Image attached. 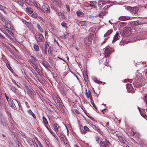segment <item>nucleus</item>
<instances>
[{
  "label": "nucleus",
  "mask_w": 147,
  "mask_h": 147,
  "mask_svg": "<svg viewBox=\"0 0 147 147\" xmlns=\"http://www.w3.org/2000/svg\"><path fill=\"white\" fill-rule=\"evenodd\" d=\"M58 15L60 16H61L63 17H64V16L62 15V13L61 12H59L58 13Z\"/></svg>",
  "instance_id": "nucleus-63"
},
{
  "label": "nucleus",
  "mask_w": 147,
  "mask_h": 147,
  "mask_svg": "<svg viewBox=\"0 0 147 147\" xmlns=\"http://www.w3.org/2000/svg\"><path fill=\"white\" fill-rule=\"evenodd\" d=\"M98 5L100 6H102L103 5H104V4L102 2V0L99 1L98 2Z\"/></svg>",
  "instance_id": "nucleus-39"
},
{
  "label": "nucleus",
  "mask_w": 147,
  "mask_h": 147,
  "mask_svg": "<svg viewBox=\"0 0 147 147\" xmlns=\"http://www.w3.org/2000/svg\"><path fill=\"white\" fill-rule=\"evenodd\" d=\"M57 135L59 137H60L62 138H63V140H64V136L62 134V132L61 131H59L58 133H56Z\"/></svg>",
  "instance_id": "nucleus-22"
},
{
  "label": "nucleus",
  "mask_w": 147,
  "mask_h": 147,
  "mask_svg": "<svg viewBox=\"0 0 147 147\" xmlns=\"http://www.w3.org/2000/svg\"><path fill=\"white\" fill-rule=\"evenodd\" d=\"M25 2L26 3L30 5H32V2L30 0H25Z\"/></svg>",
  "instance_id": "nucleus-30"
},
{
  "label": "nucleus",
  "mask_w": 147,
  "mask_h": 147,
  "mask_svg": "<svg viewBox=\"0 0 147 147\" xmlns=\"http://www.w3.org/2000/svg\"><path fill=\"white\" fill-rule=\"evenodd\" d=\"M131 29L129 27H125L123 30L121 32V34L123 36H128L131 33Z\"/></svg>",
  "instance_id": "nucleus-1"
},
{
  "label": "nucleus",
  "mask_w": 147,
  "mask_h": 147,
  "mask_svg": "<svg viewBox=\"0 0 147 147\" xmlns=\"http://www.w3.org/2000/svg\"><path fill=\"white\" fill-rule=\"evenodd\" d=\"M4 27L5 28L7 32L9 34H10L11 35L13 33L11 30H9V28L7 26V25H5L4 26Z\"/></svg>",
  "instance_id": "nucleus-21"
},
{
  "label": "nucleus",
  "mask_w": 147,
  "mask_h": 147,
  "mask_svg": "<svg viewBox=\"0 0 147 147\" xmlns=\"http://www.w3.org/2000/svg\"><path fill=\"white\" fill-rule=\"evenodd\" d=\"M131 7H130V6H127L126 7V8L127 9V10L130 11H131Z\"/></svg>",
  "instance_id": "nucleus-52"
},
{
  "label": "nucleus",
  "mask_w": 147,
  "mask_h": 147,
  "mask_svg": "<svg viewBox=\"0 0 147 147\" xmlns=\"http://www.w3.org/2000/svg\"><path fill=\"white\" fill-rule=\"evenodd\" d=\"M42 119L43 122L45 124L47 125L48 124V121L46 119L45 117H42Z\"/></svg>",
  "instance_id": "nucleus-34"
},
{
  "label": "nucleus",
  "mask_w": 147,
  "mask_h": 147,
  "mask_svg": "<svg viewBox=\"0 0 147 147\" xmlns=\"http://www.w3.org/2000/svg\"><path fill=\"white\" fill-rule=\"evenodd\" d=\"M90 7H94L96 3V1H90Z\"/></svg>",
  "instance_id": "nucleus-28"
},
{
  "label": "nucleus",
  "mask_w": 147,
  "mask_h": 147,
  "mask_svg": "<svg viewBox=\"0 0 147 147\" xmlns=\"http://www.w3.org/2000/svg\"><path fill=\"white\" fill-rule=\"evenodd\" d=\"M99 138L98 136H96V141L98 142L99 140Z\"/></svg>",
  "instance_id": "nucleus-58"
},
{
  "label": "nucleus",
  "mask_w": 147,
  "mask_h": 147,
  "mask_svg": "<svg viewBox=\"0 0 147 147\" xmlns=\"http://www.w3.org/2000/svg\"><path fill=\"white\" fill-rule=\"evenodd\" d=\"M86 92L85 94L87 98L88 99L89 98H90V100H92V97L90 90H89L88 91V92H87V90H86Z\"/></svg>",
  "instance_id": "nucleus-9"
},
{
  "label": "nucleus",
  "mask_w": 147,
  "mask_h": 147,
  "mask_svg": "<svg viewBox=\"0 0 147 147\" xmlns=\"http://www.w3.org/2000/svg\"><path fill=\"white\" fill-rule=\"evenodd\" d=\"M125 25V22H121L120 24V26L121 27H123Z\"/></svg>",
  "instance_id": "nucleus-46"
},
{
  "label": "nucleus",
  "mask_w": 147,
  "mask_h": 147,
  "mask_svg": "<svg viewBox=\"0 0 147 147\" xmlns=\"http://www.w3.org/2000/svg\"><path fill=\"white\" fill-rule=\"evenodd\" d=\"M119 19L121 21H125L130 19V17L128 16H121L119 18Z\"/></svg>",
  "instance_id": "nucleus-10"
},
{
  "label": "nucleus",
  "mask_w": 147,
  "mask_h": 147,
  "mask_svg": "<svg viewBox=\"0 0 147 147\" xmlns=\"http://www.w3.org/2000/svg\"><path fill=\"white\" fill-rule=\"evenodd\" d=\"M140 112L141 116L145 118H146L147 116L146 114L145 109H142V110H140Z\"/></svg>",
  "instance_id": "nucleus-13"
},
{
  "label": "nucleus",
  "mask_w": 147,
  "mask_h": 147,
  "mask_svg": "<svg viewBox=\"0 0 147 147\" xmlns=\"http://www.w3.org/2000/svg\"><path fill=\"white\" fill-rule=\"evenodd\" d=\"M35 38L38 42H43L44 41V38L43 35L38 32L36 34Z\"/></svg>",
  "instance_id": "nucleus-3"
},
{
  "label": "nucleus",
  "mask_w": 147,
  "mask_h": 147,
  "mask_svg": "<svg viewBox=\"0 0 147 147\" xmlns=\"http://www.w3.org/2000/svg\"><path fill=\"white\" fill-rule=\"evenodd\" d=\"M28 113L30 115H31L32 117L34 119L36 118L35 114L33 113L31 109H29L27 110Z\"/></svg>",
  "instance_id": "nucleus-19"
},
{
  "label": "nucleus",
  "mask_w": 147,
  "mask_h": 147,
  "mask_svg": "<svg viewBox=\"0 0 147 147\" xmlns=\"http://www.w3.org/2000/svg\"><path fill=\"white\" fill-rule=\"evenodd\" d=\"M27 92L29 96L31 98H33L34 96H35L36 93L31 88H28Z\"/></svg>",
  "instance_id": "nucleus-4"
},
{
  "label": "nucleus",
  "mask_w": 147,
  "mask_h": 147,
  "mask_svg": "<svg viewBox=\"0 0 147 147\" xmlns=\"http://www.w3.org/2000/svg\"><path fill=\"white\" fill-rule=\"evenodd\" d=\"M67 24H66L64 22H63L61 23V26H62L64 27L65 28L67 27Z\"/></svg>",
  "instance_id": "nucleus-41"
},
{
  "label": "nucleus",
  "mask_w": 147,
  "mask_h": 147,
  "mask_svg": "<svg viewBox=\"0 0 147 147\" xmlns=\"http://www.w3.org/2000/svg\"><path fill=\"white\" fill-rule=\"evenodd\" d=\"M12 82H13L19 88H20V86H19L18 85L16 82V81L14 80H12Z\"/></svg>",
  "instance_id": "nucleus-49"
},
{
  "label": "nucleus",
  "mask_w": 147,
  "mask_h": 147,
  "mask_svg": "<svg viewBox=\"0 0 147 147\" xmlns=\"http://www.w3.org/2000/svg\"><path fill=\"white\" fill-rule=\"evenodd\" d=\"M5 9V7L4 6H2L0 4V10L2 11H4V9Z\"/></svg>",
  "instance_id": "nucleus-42"
},
{
  "label": "nucleus",
  "mask_w": 147,
  "mask_h": 147,
  "mask_svg": "<svg viewBox=\"0 0 147 147\" xmlns=\"http://www.w3.org/2000/svg\"><path fill=\"white\" fill-rule=\"evenodd\" d=\"M48 61L49 63H52V60L51 58H49L48 59Z\"/></svg>",
  "instance_id": "nucleus-64"
},
{
  "label": "nucleus",
  "mask_w": 147,
  "mask_h": 147,
  "mask_svg": "<svg viewBox=\"0 0 147 147\" xmlns=\"http://www.w3.org/2000/svg\"><path fill=\"white\" fill-rule=\"evenodd\" d=\"M42 64L46 68H47L49 66L48 63L45 61H44L42 62Z\"/></svg>",
  "instance_id": "nucleus-23"
},
{
  "label": "nucleus",
  "mask_w": 147,
  "mask_h": 147,
  "mask_svg": "<svg viewBox=\"0 0 147 147\" xmlns=\"http://www.w3.org/2000/svg\"><path fill=\"white\" fill-rule=\"evenodd\" d=\"M53 135L54 136V137H55V138L56 140H58V138L57 137L55 133H53Z\"/></svg>",
  "instance_id": "nucleus-60"
},
{
  "label": "nucleus",
  "mask_w": 147,
  "mask_h": 147,
  "mask_svg": "<svg viewBox=\"0 0 147 147\" xmlns=\"http://www.w3.org/2000/svg\"><path fill=\"white\" fill-rule=\"evenodd\" d=\"M26 10L30 14L32 13L33 12V11L31 10L30 8H27L26 9Z\"/></svg>",
  "instance_id": "nucleus-35"
},
{
  "label": "nucleus",
  "mask_w": 147,
  "mask_h": 147,
  "mask_svg": "<svg viewBox=\"0 0 147 147\" xmlns=\"http://www.w3.org/2000/svg\"><path fill=\"white\" fill-rule=\"evenodd\" d=\"M38 144L40 147H44L39 141L38 142Z\"/></svg>",
  "instance_id": "nucleus-59"
},
{
  "label": "nucleus",
  "mask_w": 147,
  "mask_h": 147,
  "mask_svg": "<svg viewBox=\"0 0 147 147\" xmlns=\"http://www.w3.org/2000/svg\"><path fill=\"white\" fill-rule=\"evenodd\" d=\"M53 126L56 131H58L60 127L58 124L56 123H54L53 125Z\"/></svg>",
  "instance_id": "nucleus-15"
},
{
  "label": "nucleus",
  "mask_w": 147,
  "mask_h": 147,
  "mask_svg": "<svg viewBox=\"0 0 147 147\" xmlns=\"http://www.w3.org/2000/svg\"><path fill=\"white\" fill-rule=\"evenodd\" d=\"M119 34L118 32H116L115 35L113 37V42H115V41L117 40L118 39V35Z\"/></svg>",
  "instance_id": "nucleus-18"
},
{
  "label": "nucleus",
  "mask_w": 147,
  "mask_h": 147,
  "mask_svg": "<svg viewBox=\"0 0 147 147\" xmlns=\"http://www.w3.org/2000/svg\"><path fill=\"white\" fill-rule=\"evenodd\" d=\"M81 131L82 133H84V134H85L86 132V131H85L84 130H83V129H81Z\"/></svg>",
  "instance_id": "nucleus-62"
},
{
  "label": "nucleus",
  "mask_w": 147,
  "mask_h": 147,
  "mask_svg": "<svg viewBox=\"0 0 147 147\" xmlns=\"http://www.w3.org/2000/svg\"><path fill=\"white\" fill-rule=\"evenodd\" d=\"M111 145L109 141L106 140L104 142H100V147H106L107 146Z\"/></svg>",
  "instance_id": "nucleus-6"
},
{
  "label": "nucleus",
  "mask_w": 147,
  "mask_h": 147,
  "mask_svg": "<svg viewBox=\"0 0 147 147\" xmlns=\"http://www.w3.org/2000/svg\"><path fill=\"white\" fill-rule=\"evenodd\" d=\"M77 15L80 17H82L84 16V14L82 12L78 11L76 12Z\"/></svg>",
  "instance_id": "nucleus-25"
},
{
  "label": "nucleus",
  "mask_w": 147,
  "mask_h": 147,
  "mask_svg": "<svg viewBox=\"0 0 147 147\" xmlns=\"http://www.w3.org/2000/svg\"><path fill=\"white\" fill-rule=\"evenodd\" d=\"M119 140L120 141H122V142H124V140L123 138L121 137V136H120V137H119Z\"/></svg>",
  "instance_id": "nucleus-50"
},
{
  "label": "nucleus",
  "mask_w": 147,
  "mask_h": 147,
  "mask_svg": "<svg viewBox=\"0 0 147 147\" xmlns=\"http://www.w3.org/2000/svg\"><path fill=\"white\" fill-rule=\"evenodd\" d=\"M66 8L67 9V10L69 11H70V9L69 8V6L68 5H66Z\"/></svg>",
  "instance_id": "nucleus-57"
},
{
  "label": "nucleus",
  "mask_w": 147,
  "mask_h": 147,
  "mask_svg": "<svg viewBox=\"0 0 147 147\" xmlns=\"http://www.w3.org/2000/svg\"><path fill=\"white\" fill-rule=\"evenodd\" d=\"M50 47L49 45L47 43H45V51L46 54H47V49Z\"/></svg>",
  "instance_id": "nucleus-24"
},
{
  "label": "nucleus",
  "mask_w": 147,
  "mask_h": 147,
  "mask_svg": "<svg viewBox=\"0 0 147 147\" xmlns=\"http://www.w3.org/2000/svg\"><path fill=\"white\" fill-rule=\"evenodd\" d=\"M1 30L2 31V32L5 35H7V36H9L8 34L6 32L5 30L3 28H1Z\"/></svg>",
  "instance_id": "nucleus-40"
},
{
  "label": "nucleus",
  "mask_w": 147,
  "mask_h": 147,
  "mask_svg": "<svg viewBox=\"0 0 147 147\" xmlns=\"http://www.w3.org/2000/svg\"><path fill=\"white\" fill-rule=\"evenodd\" d=\"M142 23L139 21H135L132 22L131 24V25L133 26H137L139 25H141Z\"/></svg>",
  "instance_id": "nucleus-14"
},
{
  "label": "nucleus",
  "mask_w": 147,
  "mask_h": 147,
  "mask_svg": "<svg viewBox=\"0 0 147 147\" xmlns=\"http://www.w3.org/2000/svg\"><path fill=\"white\" fill-rule=\"evenodd\" d=\"M112 5H109L106 6L103 8V9H104V11H106V10H107L108 9L111 7Z\"/></svg>",
  "instance_id": "nucleus-38"
},
{
  "label": "nucleus",
  "mask_w": 147,
  "mask_h": 147,
  "mask_svg": "<svg viewBox=\"0 0 147 147\" xmlns=\"http://www.w3.org/2000/svg\"><path fill=\"white\" fill-rule=\"evenodd\" d=\"M10 88L13 92H16V89L14 87L10 86Z\"/></svg>",
  "instance_id": "nucleus-37"
},
{
  "label": "nucleus",
  "mask_w": 147,
  "mask_h": 147,
  "mask_svg": "<svg viewBox=\"0 0 147 147\" xmlns=\"http://www.w3.org/2000/svg\"><path fill=\"white\" fill-rule=\"evenodd\" d=\"M42 8L45 10L46 13H49L50 12V7L47 4L45 3L42 6Z\"/></svg>",
  "instance_id": "nucleus-5"
},
{
  "label": "nucleus",
  "mask_w": 147,
  "mask_h": 147,
  "mask_svg": "<svg viewBox=\"0 0 147 147\" xmlns=\"http://www.w3.org/2000/svg\"><path fill=\"white\" fill-rule=\"evenodd\" d=\"M8 103L9 105L11 107L12 105H13V104H12L11 100H10L9 101V100H8Z\"/></svg>",
  "instance_id": "nucleus-51"
},
{
  "label": "nucleus",
  "mask_w": 147,
  "mask_h": 147,
  "mask_svg": "<svg viewBox=\"0 0 147 147\" xmlns=\"http://www.w3.org/2000/svg\"><path fill=\"white\" fill-rule=\"evenodd\" d=\"M92 127L94 129L97 130V131L98 132H99L100 131V129L98 127L96 126L95 125H92Z\"/></svg>",
  "instance_id": "nucleus-26"
},
{
  "label": "nucleus",
  "mask_w": 147,
  "mask_h": 147,
  "mask_svg": "<svg viewBox=\"0 0 147 147\" xmlns=\"http://www.w3.org/2000/svg\"><path fill=\"white\" fill-rule=\"evenodd\" d=\"M30 64L34 63L36 61V58L32 56H31L30 59Z\"/></svg>",
  "instance_id": "nucleus-20"
},
{
  "label": "nucleus",
  "mask_w": 147,
  "mask_h": 147,
  "mask_svg": "<svg viewBox=\"0 0 147 147\" xmlns=\"http://www.w3.org/2000/svg\"><path fill=\"white\" fill-rule=\"evenodd\" d=\"M84 129L85 131H88L89 129L86 126H85L84 127Z\"/></svg>",
  "instance_id": "nucleus-54"
},
{
  "label": "nucleus",
  "mask_w": 147,
  "mask_h": 147,
  "mask_svg": "<svg viewBox=\"0 0 147 147\" xmlns=\"http://www.w3.org/2000/svg\"><path fill=\"white\" fill-rule=\"evenodd\" d=\"M47 51L48 52V54L49 55H52L51 52L52 51V48L51 47H50L48 49Z\"/></svg>",
  "instance_id": "nucleus-27"
},
{
  "label": "nucleus",
  "mask_w": 147,
  "mask_h": 147,
  "mask_svg": "<svg viewBox=\"0 0 147 147\" xmlns=\"http://www.w3.org/2000/svg\"><path fill=\"white\" fill-rule=\"evenodd\" d=\"M49 104L50 106L53 109H54L55 108V105L54 104L52 103H49Z\"/></svg>",
  "instance_id": "nucleus-47"
},
{
  "label": "nucleus",
  "mask_w": 147,
  "mask_h": 147,
  "mask_svg": "<svg viewBox=\"0 0 147 147\" xmlns=\"http://www.w3.org/2000/svg\"><path fill=\"white\" fill-rule=\"evenodd\" d=\"M90 101L91 103L92 104V105H93V107L95 108V109H96L97 108H96V106H95V105L93 101H92V100H90Z\"/></svg>",
  "instance_id": "nucleus-44"
},
{
  "label": "nucleus",
  "mask_w": 147,
  "mask_h": 147,
  "mask_svg": "<svg viewBox=\"0 0 147 147\" xmlns=\"http://www.w3.org/2000/svg\"><path fill=\"white\" fill-rule=\"evenodd\" d=\"M138 8L136 7H132L131 12L133 13H135L138 11Z\"/></svg>",
  "instance_id": "nucleus-17"
},
{
  "label": "nucleus",
  "mask_w": 147,
  "mask_h": 147,
  "mask_svg": "<svg viewBox=\"0 0 147 147\" xmlns=\"http://www.w3.org/2000/svg\"><path fill=\"white\" fill-rule=\"evenodd\" d=\"M94 81L96 83H98V84H100L102 83V82L99 81V80H98L96 79H95L94 80Z\"/></svg>",
  "instance_id": "nucleus-48"
},
{
  "label": "nucleus",
  "mask_w": 147,
  "mask_h": 147,
  "mask_svg": "<svg viewBox=\"0 0 147 147\" xmlns=\"http://www.w3.org/2000/svg\"><path fill=\"white\" fill-rule=\"evenodd\" d=\"M37 27L38 30L41 32H43V30L42 29L41 27L38 24L37 25Z\"/></svg>",
  "instance_id": "nucleus-32"
},
{
  "label": "nucleus",
  "mask_w": 147,
  "mask_h": 147,
  "mask_svg": "<svg viewBox=\"0 0 147 147\" xmlns=\"http://www.w3.org/2000/svg\"><path fill=\"white\" fill-rule=\"evenodd\" d=\"M37 8L40 12H42L43 11V10H42L41 8H40V7H37Z\"/></svg>",
  "instance_id": "nucleus-61"
},
{
  "label": "nucleus",
  "mask_w": 147,
  "mask_h": 147,
  "mask_svg": "<svg viewBox=\"0 0 147 147\" xmlns=\"http://www.w3.org/2000/svg\"><path fill=\"white\" fill-rule=\"evenodd\" d=\"M84 78L85 81L87 82L88 81V76L87 75H84Z\"/></svg>",
  "instance_id": "nucleus-45"
},
{
  "label": "nucleus",
  "mask_w": 147,
  "mask_h": 147,
  "mask_svg": "<svg viewBox=\"0 0 147 147\" xmlns=\"http://www.w3.org/2000/svg\"><path fill=\"white\" fill-rule=\"evenodd\" d=\"M113 30L111 29L109 30L104 35L105 37H107L109 35L113 32Z\"/></svg>",
  "instance_id": "nucleus-16"
},
{
  "label": "nucleus",
  "mask_w": 147,
  "mask_h": 147,
  "mask_svg": "<svg viewBox=\"0 0 147 147\" xmlns=\"http://www.w3.org/2000/svg\"><path fill=\"white\" fill-rule=\"evenodd\" d=\"M76 23L80 26H84L86 25V22L85 21L78 20L77 21Z\"/></svg>",
  "instance_id": "nucleus-11"
},
{
  "label": "nucleus",
  "mask_w": 147,
  "mask_h": 147,
  "mask_svg": "<svg viewBox=\"0 0 147 147\" xmlns=\"http://www.w3.org/2000/svg\"><path fill=\"white\" fill-rule=\"evenodd\" d=\"M143 99L144 101V102H145L146 105V107H147V95H145L144 96Z\"/></svg>",
  "instance_id": "nucleus-31"
},
{
  "label": "nucleus",
  "mask_w": 147,
  "mask_h": 147,
  "mask_svg": "<svg viewBox=\"0 0 147 147\" xmlns=\"http://www.w3.org/2000/svg\"><path fill=\"white\" fill-rule=\"evenodd\" d=\"M84 5H85V6H86V7H90V3H85L84 4Z\"/></svg>",
  "instance_id": "nucleus-53"
},
{
  "label": "nucleus",
  "mask_w": 147,
  "mask_h": 147,
  "mask_svg": "<svg viewBox=\"0 0 147 147\" xmlns=\"http://www.w3.org/2000/svg\"><path fill=\"white\" fill-rule=\"evenodd\" d=\"M1 124L3 125V127H5V119H3V120L1 121Z\"/></svg>",
  "instance_id": "nucleus-36"
},
{
  "label": "nucleus",
  "mask_w": 147,
  "mask_h": 147,
  "mask_svg": "<svg viewBox=\"0 0 147 147\" xmlns=\"http://www.w3.org/2000/svg\"><path fill=\"white\" fill-rule=\"evenodd\" d=\"M32 16L34 18H36L37 17V15L36 13H34L32 15Z\"/></svg>",
  "instance_id": "nucleus-56"
},
{
  "label": "nucleus",
  "mask_w": 147,
  "mask_h": 147,
  "mask_svg": "<svg viewBox=\"0 0 147 147\" xmlns=\"http://www.w3.org/2000/svg\"><path fill=\"white\" fill-rule=\"evenodd\" d=\"M35 51H37L39 50V47L38 45H35L33 47Z\"/></svg>",
  "instance_id": "nucleus-29"
},
{
  "label": "nucleus",
  "mask_w": 147,
  "mask_h": 147,
  "mask_svg": "<svg viewBox=\"0 0 147 147\" xmlns=\"http://www.w3.org/2000/svg\"><path fill=\"white\" fill-rule=\"evenodd\" d=\"M93 36L94 35L92 34L85 39L84 43L86 46H89L91 43Z\"/></svg>",
  "instance_id": "nucleus-2"
},
{
  "label": "nucleus",
  "mask_w": 147,
  "mask_h": 147,
  "mask_svg": "<svg viewBox=\"0 0 147 147\" xmlns=\"http://www.w3.org/2000/svg\"><path fill=\"white\" fill-rule=\"evenodd\" d=\"M98 13H96V16L100 18H102L103 16H105L107 13L106 11H98Z\"/></svg>",
  "instance_id": "nucleus-7"
},
{
  "label": "nucleus",
  "mask_w": 147,
  "mask_h": 147,
  "mask_svg": "<svg viewBox=\"0 0 147 147\" xmlns=\"http://www.w3.org/2000/svg\"><path fill=\"white\" fill-rule=\"evenodd\" d=\"M31 64L35 69H38L37 66L34 63H32Z\"/></svg>",
  "instance_id": "nucleus-43"
},
{
  "label": "nucleus",
  "mask_w": 147,
  "mask_h": 147,
  "mask_svg": "<svg viewBox=\"0 0 147 147\" xmlns=\"http://www.w3.org/2000/svg\"><path fill=\"white\" fill-rule=\"evenodd\" d=\"M127 90L129 92L131 91L133 89V87L131 84H126Z\"/></svg>",
  "instance_id": "nucleus-12"
},
{
  "label": "nucleus",
  "mask_w": 147,
  "mask_h": 147,
  "mask_svg": "<svg viewBox=\"0 0 147 147\" xmlns=\"http://www.w3.org/2000/svg\"><path fill=\"white\" fill-rule=\"evenodd\" d=\"M36 71L38 73V74H41V71H40V70L38 69H38H36Z\"/></svg>",
  "instance_id": "nucleus-55"
},
{
  "label": "nucleus",
  "mask_w": 147,
  "mask_h": 147,
  "mask_svg": "<svg viewBox=\"0 0 147 147\" xmlns=\"http://www.w3.org/2000/svg\"><path fill=\"white\" fill-rule=\"evenodd\" d=\"M102 2L104 4V5L109 4L110 3V1L109 0H102Z\"/></svg>",
  "instance_id": "nucleus-33"
},
{
  "label": "nucleus",
  "mask_w": 147,
  "mask_h": 147,
  "mask_svg": "<svg viewBox=\"0 0 147 147\" xmlns=\"http://www.w3.org/2000/svg\"><path fill=\"white\" fill-rule=\"evenodd\" d=\"M112 50L111 49H109L108 48H107L105 49V51L104 52V54L105 57H107L109 56L110 54L112 53Z\"/></svg>",
  "instance_id": "nucleus-8"
}]
</instances>
